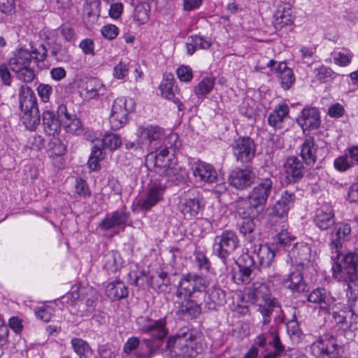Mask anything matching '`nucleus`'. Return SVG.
<instances>
[{
    "label": "nucleus",
    "mask_w": 358,
    "mask_h": 358,
    "mask_svg": "<svg viewBox=\"0 0 358 358\" xmlns=\"http://www.w3.org/2000/svg\"><path fill=\"white\" fill-rule=\"evenodd\" d=\"M18 99L20 112L38 108V101L34 90L27 85H21L19 88Z\"/></svg>",
    "instance_id": "25"
},
{
    "label": "nucleus",
    "mask_w": 358,
    "mask_h": 358,
    "mask_svg": "<svg viewBox=\"0 0 358 358\" xmlns=\"http://www.w3.org/2000/svg\"><path fill=\"white\" fill-rule=\"evenodd\" d=\"M47 53L48 50L43 44H40L38 48L32 49L31 52L19 48L13 52V56L8 59V64L13 72L30 66L32 59L39 66V63L46 59Z\"/></svg>",
    "instance_id": "5"
},
{
    "label": "nucleus",
    "mask_w": 358,
    "mask_h": 358,
    "mask_svg": "<svg viewBox=\"0 0 358 358\" xmlns=\"http://www.w3.org/2000/svg\"><path fill=\"white\" fill-rule=\"evenodd\" d=\"M215 85V79L210 77H206L201 80L194 87V93L198 96H203L209 94Z\"/></svg>",
    "instance_id": "43"
},
{
    "label": "nucleus",
    "mask_w": 358,
    "mask_h": 358,
    "mask_svg": "<svg viewBox=\"0 0 358 358\" xmlns=\"http://www.w3.org/2000/svg\"><path fill=\"white\" fill-rule=\"evenodd\" d=\"M315 226L322 231H326L335 225V213L329 204L322 205L315 211L313 218Z\"/></svg>",
    "instance_id": "19"
},
{
    "label": "nucleus",
    "mask_w": 358,
    "mask_h": 358,
    "mask_svg": "<svg viewBox=\"0 0 358 358\" xmlns=\"http://www.w3.org/2000/svg\"><path fill=\"white\" fill-rule=\"evenodd\" d=\"M316 71V77L322 83H328L334 78V72L330 68L322 66Z\"/></svg>",
    "instance_id": "54"
},
{
    "label": "nucleus",
    "mask_w": 358,
    "mask_h": 358,
    "mask_svg": "<svg viewBox=\"0 0 358 358\" xmlns=\"http://www.w3.org/2000/svg\"><path fill=\"white\" fill-rule=\"evenodd\" d=\"M20 119L27 130L36 131L41 122L39 109L36 108L35 110L20 112Z\"/></svg>",
    "instance_id": "32"
},
{
    "label": "nucleus",
    "mask_w": 358,
    "mask_h": 358,
    "mask_svg": "<svg viewBox=\"0 0 358 358\" xmlns=\"http://www.w3.org/2000/svg\"><path fill=\"white\" fill-rule=\"evenodd\" d=\"M234 155L242 163L249 162L255 155V145L249 137L238 138L232 145Z\"/></svg>",
    "instance_id": "15"
},
{
    "label": "nucleus",
    "mask_w": 358,
    "mask_h": 358,
    "mask_svg": "<svg viewBox=\"0 0 358 358\" xmlns=\"http://www.w3.org/2000/svg\"><path fill=\"white\" fill-rule=\"evenodd\" d=\"M275 71L278 73L281 87L285 90H289L295 81L292 69L289 68L285 63L280 62Z\"/></svg>",
    "instance_id": "34"
},
{
    "label": "nucleus",
    "mask_w": 358,
    "mask_h": 358,
    "mask_svg": "<svg viewBox=\"0 0 358 358\" xmlns=\"http://www.w3.org/2000/svg\"><path fill=\"white\" fill-rule=\"evenodd\" d=\"M271 336H272V341L268 342V345L273 346L274 348V352H275L278 355H280L285 350V347L282 344L280 337L278 336V332L276 331H271L270 332Z\"/></svg>",
    "instance_id": "61"
},
{
    "label": "nucleus",
    "mask_w": 358,
    "mask_h": 358,
    "mask_svg": "<svg viewBox=\"0 0 358 358\" xmlns=\"http://www.w3.org/2000/svg\"><path fill=\"white\" fill-rule=\"evenodd\" d=\"M352 164V162L351 159H349L348 156L339 157L334 162L335 167L341 171H346Z\"/></svg>",
    "instance_id": "64"
},
{
    "label": "nucleus",
    "mask_w": 358,
    "mask_h": 358,
    "mask_svg": "<svg viewBox=\"0 0 358 358\" xmlns=\"http://www.w3.org/2000/svg\"><path fill=\"white\" fill-rule=\"evenodd\" d=\"M74 189L76 194L80 197L85 199L91 196V191L87 182L81 178H76Z\"/></svg>",
    "instance_id": "49"
},
{
    "label": "nucleus",
    "mask_w": 358,
    "mask_h": 358,
    "mask_svg": "<svg viewBox=\"0 0 358 358\" xmlns=\"http://www.w3.org/2000/svg\"><path fill=\"white\" fill-rule=\"evenodd\" d=\"M106 294L111 300H119L128 296V289L123 282L115 280L108 284Z\"/></svg>",
    "instance_id": "35"
},
{
    "label": "nucleus",
    "mask_w": 358,
    "mask_h": 358,
    "mask_svg": "<svg viewBox=\"0 0 358 358\" xmlns=\"http://www.w3.org/2000/svg\"><path fill=\"white\" fill-rule=\"evenodd\" d=\"M50 148V157L61 158V155H64L66 148V145L59 138L55 139Z\"/></svg>",
    "instance_id": "53"
},
{
    "label": "nucleus",
    "mask_w": 358,
    "mask_h": 358,
    "mask_svg": "<svg viewBox=\"0 0 358 358\" xmlns=\"http://www.w3.org/2000/svg\"><path fill=\"white\" fill-rule=\"evenodd\" d=\"M83 90L86 99L96 98L105 92L103 85L101 80L95 78H85Z\"/></svg>",
    "instance_id": "33"
},
{
    "label": "nucleus",
    "mask_w": 358,
    "mask_h": 358,
    "mask_svg": "<svg viewBox=\"0 0 358 358\" xmlns=\"http://www.w3.org/2000/svg\"><path fill=\"white\" fill-rule=\"evenodd\" d=\"M337 345L334 342L333 337L319 338L310 345V352L315 357L324 358L331 357V355L336 350Z\"/></svg>",
    "instance_id": "21"
},
{
    "label": "nucleus",
    "mask_w": 358,
    "mask_h": 358,
    "mask_svg": "<svg viewBox=\"0 0 358 358\" xmlns=\"http://www.w3.org/2000/svg\"><path fill=\"white\" fill-rule=\"evenodd\" d=\"M138 329L151 336L153 340H163L169 334L165 317L159 320H152L150 317H138L136 320Z\"/></svg>",
    "instance_id": "9"
},
{
    "label": "nucleus",
    "mask_w": 358,
    "mask_h": 358,
    "mask_svg": "<svg viewBox=\"0 0 358 358\" xmlns=\"http://www.w3.org/2000/svg\"><path fill=\"white\" fill-rule=\"evenodd\" d=\"M206 286V280L203 278L187 274L180 280L176 294L178 298L189 297L196 292L204 296Z\"/></svg>",
    "instance_id": "11"
},
{
    "label": "nucleus",
    "mask_w": 358,
    "mask_h": 358,
    "mask_svg": "<svg viewBox=\"0 0 358 358\" xmlns=\"http://www.w3.org/2000/svg\"><path fill=\"white\" fill-rule=\"evenodd\" d=\"M240 226V232L250 243L256 241L259 235L256 225L253 221L254 218L245 217Z\"/></svg>",
    "instance_id": "37"
},
{
    "label": "nucleus",
    "mask_w": 358,
    "mask_h": 358,
    "mask_svg": "<svg viewBox=\"0 0 358 358\" xmlns=\"http://www.w3.org/2000/svg\"><path fill=\"white\" fill-rule=\"evenodd\" d=\"M14 73L18 80L24 83H31L36 78L35 71L31 65L14 71Z\"/></svg>",
    "instance_id": "45"
},
{
    "label": "nucleus",
    "mask_w": 358,
    "mask_h": 358,
    "mask_svg": "<svg viewBox=\"0 0 358 358\" xmlns=\"http://www.w3.org/2000/svg\"><path fill=\"white\" fill-rule=\"evenodd\" d=\"M134 110V103L131 99L127 100L124 97L115 99L109 118L111 129L117 130L123 127L127 123L128 115Z\"/></svg>",
    "instance_id": "7"
},
{
    "label": "nucleus",
    "mask_w": 358,
    "mask_h": 358,
    "mask_svg": "<svg viewBox=\"0 0 358 358\" xmlns=\"http://www.w3.org/2000/svg\"><path fill=\"white\" fill-rule=\"evenodd\" d=\"M208 298L215 305H222L225 301V292L220 288L213 287L209 289Z\"/></svg>",
    "instance_id": "51"
},
{
    "label": "nucleus",
    "mask_w": 358,
    "mask_h": 358,
    "mask_svg": "<svg viewBox=\"0 0 358 358\" xmlns=\"http://www.w3.org/2000/svg\"><path fill=\"white\" fill-rule=\"evenodd\" d=\"M292 255L296 256V262L302 266H308L314 260V255L311 254V248L306 243H296L292 250Z\"/></svg>",
    "instance_id": "31"
},
{
    "label": "nucleus",
    "mask_w": 358,
    "mask_h": 358,
    "mask_svg": "<svg viewBox=\"0 0 358 358\" xmlns=\"http://www.w3.org/2000/svg\"><path fill=\"white\" fill-rule=\"evenodd\" d=\"M151 278H152L151 280L154 282V286L152 287L160 292H165L170 285V280L166 272H160L157 276H151Z\"/></svg>",
    "instance_id": "47"
},
{
    "label": "nucleus",
    "mask_w": 358,
    "mask_h": 358,
    "mask_svg": "<svg viewBox=\"0 0 358 358\" xmlns=\"http://www.w3.org/2000/svg\"><path fill=\"white\" fill-rule=\"evenodd\" d=\"M289 107L286 104L278 105L268 117V124L274 128H281L284 119L288 115Z\"/></svg>",
    "instance_id": "36"
},
{
    "label": "nucleus",
    "mask_w": 358,
    "mask_h": 358,
    "mask_svg": "<svg viewBox=\"0 0 358 358\" xmlns=\"http://www.w3.org/2000/svg\"><path fill=\"white\" fill-rule=\"evenodd\" d=\"M351 237V227L349 224L338 222L335 224L329 234L330 248L332 253L336 254V259H338L344 242L349 241Z\"/></svg>",
    "instance_id": "12"
},
{
    "label": "nucleus",
    "mask_w": 358,
    "mask_h": 358,
    "mask_svg": "<svg viewBox=\"0 0 358 358\" xmlns=\"http://www.w3.org/2000/svg\"><path fill=\"white\" fill-rule=\"evenodd\" d=\"M179 208L185 219L191 220L199 215L201 209V201L199 198L191 195L189 192L181 199Z\"/></svg>",
    "instance_id": "22"
},
{
    "label": "nucleus",
    "mask_w": 358,
    "mask_h": 358,
    "mask_svg": "<svg viewBox=\"0 0 358 358\" xmlns=\"http://www.w3.org/2000/svg\"><path fill=\"white\" fill-rule=\"evenodd\" d=\"M352 57V54L351 52L344 53L339 52L338 53H335L334 61L337 65L345 66L351 62Z\"/></svg>",
    "instance_id": "59"
},
{
    "label": "nucleus",
    "mask_w": 358,
    "mask_h": 358,
    "mask_svg": "<svg viewBox=\"0 0 358 358\" xmlns=\"http://www.w3.org/2000/svg\"><path fill=\"white\" fill-rule=\"evenodd\" d=\"M342 264L334 262L332 266L333 277L339 281L358 280V254L348 252L343 255Z\"/></svg>",
    "instance_id": "6"
},
{
    "label": "nucleus",
    "mask_w": 358,
    "mask_h": 358,
    "mask_svg": "<svg viewBox=\"0 0 358 358\" xmlns=\"http://www.w3.org/2000/svg\"><path fill=\"white\" fill-rule=\"evenodd\" d=\"M203 298L199 300L194 301L192 299L184 300L178 307L177 315L181 317H187L190 319L197 317L201 313L200 306Z\"/></svg>",
    "instance_id": "28"
},
{
    "label": "nucleus",
    "mask_w": 358,
    "mask_h": 358,
    "mask_svg": "<svg viewBox=\"0 0 358 358\" xmlns=\"http://www.w3.org/2000/svg\"><path fill=\"white\" fill-rule=\"evenodd\" d=\"M248 296L251 303L258 307L257 310L263 318V324H268L271 317L277 321H282L281 306L275 299L271 296L270 290L264 283L254 282L248 289Z\"/></svg>",
    "instance_id": "2"
},
{
    "label": "nucleus",
    "mask_w": 358,
    "mask_h": 358,
    "mask_svg": "<svg viewBox=\"0 0 358 358\" xmlns=\"http://www.w3.org/2000/svg\"><path fill=\"white\" fill-rule=\"evenodd\" d=\"M273 190L271 178L261 179L251 189L246 198L237 202V213L243 218H257L263 212L268 199Z\"/></svg>",
    "instance_id": "1"
},
{
    "label": "nucleus",
    "mask_w": 358,
    "mask_h": 358,
    "mask_svg": "<svg viewBox=\"0 0 358 358\" xmlns=\"http://www.w3.org/2000/svg\"><path fill=\"white\" fill-rule=\"evenodd\" d=\"M89 292L90 294H93L94 292L92 289L83 288L78 285L72 286L70 290L71 299L72 302L76 303L81 296H83L85 294H87Z\"/></svg>",
    "instance_id": "56"
},
{
    "label": "nucleus",
    "mask_w": 358,
    "mask_h": 358,
    "mask_svg": "<svg viewBox=\"0 0 358 358\" xmlns=\"http://www.w3.org/2000/svg\"><path fill=\"white\" fill-rule=\"evenodd\" d=\"M177 76L182 82H188L192 79V69L187 66H180L177 69Z\"/></svg>",
    "instance_id": "62"
},
{
    "label": "nucleus",
    "mask_w": 358,
    "mask_h": 358,
    "mask_svg": "<svg viewBox=\"0 0 358 358\" xmlns=\"http://www.w3.org/2000/svg\"><path fill=\"white\" fill-rule=\"evenodd\" d=\"M196 339V336L192 332L177 334L168 338L166 347L170 349L174 345H177L184 356L194 357L201 351V345Z\"/></svg>",
    "instance_id": "8"
},
{
    "label": "nucleus",
    "mask_w": 358,
    "mask_h": 358,
    "mask_svg": "<svg viewBox=\"0 0 358 358\" xmlns=\"http://www.w3.org/2000/svg\"><path fill=\"white\" fill-rule=\"evenodd\" d=\"M54 308L50 305L44 304L35 309V315L41 320L48 322L50 321L52 317L54 315Z\"/></svg>",
    "instance_id": "48"
},
{
    "label": "nucleus",
    "mask_w": 358,
    "mask_h": 358,
    "mask_svg": "<svg viewBox=\"0 0 358 358\" xmlns=\"http://www.w3.org/2000/svg\"><path fill=\"white\" fill-rule=\"evenodd\" d=\"M36 90L41 101L44 103L49 101L50 95L52 93V87L50 85L40 83Z\"/></svg>",
    "instance_id": "57"
},
{
    "label": "nucleus",
    "mask_w": 358,
    "mask_h": 358,
    "mask_svg": "<svg viewBox=\"0 0 358 358\" xmlns=\"http://www.w3.org/2000/svg\"><path fill=\"white\" fill-rule=\"evenodd\" d=\"M136 134L142 143L152 145L159 143L164 138L165 131L158 125L146 124L140 126Z\"/></svg>",
    "instance_id": "18"
},
{
    "label": "nucleus",
    "mask_w": 358,
    "mask_h": 358,
    "mask_svg": "<svg viewBox=\"0 0 358 358\" xmlns=\"http://www.w3.org/2000/svg\"><path fill=\"white\" fill-rule=\"evenodd\" d=\"M83 13L89 22H95L100 14V0H86Z\"/></svg>",
    "instance_id": "38"
},
{
    "label": "nucleus",
    "mask_w": 358,
    "mask_h": 358,
    "mask_svg": "<svg viewBox=\"0 0 358 358\" xmlns=\"http://www.w3.org/2000/svg\"><path fill=\"white\" fill-rule=\"evenodd\" d=\"M8 64L2 63L0 64V80L3 85L10 87L13 82V77L10 71Z\"/></svg>",
    "instance_id": "55"
},
{
    "label": "nucleus",
    "mask_w": 358,
    "mask_h": 358,
    "mask_svg": "<svg viewBox=\"0 0 358 358\" xmlns=\"http://www.w3.org/2000/svg\"><path fill=\"white\" fill-rule=\"evenodd\" d=\"M255 179L256 174L252 168H236L231 172L229 182L236 189L244 190L250 187Z\"/></svg>",
    "instance_id": "14"
},
{
    "label": "nucleus",
    "mask_w": 358,
    "mask_h": 358,
    "mask_svg": "<svg viewBox=\"0 0 358 358\" xmlns=\"http://www.w3.org/2000/svg\"><path fill=\"white\" fill-rule=\"evenodd\" d=\"M256 255L259 259V263L262 267L269 266L275 257L273 248L267 244L259 245Z\"/></svg>",
    "instance_id": "39"
},
{
    "label": "nucleus",
    "mask_w": 358,
    "mask_h": 358,
    "mask_svg": "<svg viewBox=\"0 0 358 358\" xmlns=\"http://www.w3.org/2000/svg\"><path fill=\"white\" fill-rule=\"evenodd\" d=\"M148 166H153L155 171L162 176H167L171 179L177 178L179 167L173 164L169 157V151L166 146L160 147L157 150L150 152L145 158Z\"/></svg>",
    "instance_id": "4"
},
{
    "label": "nucleus",
    "mask_w": 358,
    "mask_h": 358,
    "mask_svg": "<svg viewBox=\"0 0 358 358\" xmlns=\"http://www.w3.org/2000/svg\"><path fill=\"white\" fill-rule=\"evenodd\" d=\"M287 287L292 291L303 292L306 290V285L303 281V276L298 271H292L286 280Z\"/></svg>",
    "instance_id": "40"
},
{
    "label": "nucleus",
    "mask_w": 358,
    "mask_h": 358,
    "mask_svg": "<svg viewBox=\"0 0 358 358\" xmlns=\"http://www.w3.org/2000/svg\"><path fill=\"white\" fill-rule=\"evenodd\" d=\"M105 268L110 272L115 273L121 267L123 261L117 252H111L105 256Z\"/></svg>",
    "instance_id": "41"
},
{
    "label": "nucleus",
    "mask_w": 358,
    "mask_h": 358,
    "mask_svg": "<svg viewBox=\"0 0 358 358\" xmlns=\"http://www.w3.org/2000/svg\"><path fill=\"white\" fill-rule=\"evenodd\" d=\"M69 132L75 134L76 135H80L83 132V127L81 122L78 118L74 117L71 118L69 115Z\"/></svg>",
    "instance_id": "60"
},
{
    "label": "nucleus",
    "mask_w": 358,
    "mask_h": 358,
    "mask_svg": "<svg viewBox=\"0 0 358 358\" xmlns=\"http://www.w3.org/2000/svg\"><path fill=\"white\" fill-rule=\"evenodd\" d=\"M268 210L269 216L282 218L287 215L289 209L288 207L284 206L278 201L271 208H268Z\"/></svg>",
    "instance_id": "52"
},
{
    "label": "nucleus",
    "mask_w": 358,
    "mask_h": 358,
    "mask_svg": "<svg viewBox=\"0 0 358 358\" xmlns=\"http://www.w3.org/2000/svg\"><path fill=\"white\" fill-rule=\"evenodd\" d=\"M237 265L238 271L232 274L233 281L238 285L248 284L253 278L252 273L255 268L253 257L245 254L241 257Z\"/></svg>",
    "instance_id": "13"
},
{
    "label": "nucleus",
    "mask_w": 358,
    "mask_h": 358,
    "mask_svg": "<svg viewBox=\"0 0 358 358\" xmlns=\"http://www.w3.org/2000/svg\"><path fill=\"white\" fill-rule=\"evenodd\" d=\"M294 16L291 6L287 3H282L273 14V24L278 31L285 29L290 31L293 27Z\"/></svg>",
    "instance_id": "16"
},
{
    "label": "nucleus",
    "mask_w": 358,
    "mask_h": 358,
    "mask_svg": "<svg viewBox=\"0 0 358 358\" xmlns=\"http://www.w3.org/2000/svg\"><path fill=\"white\" fill-rule=\"evenodd\" d=\"M165 186L161 183L153 182L149 185L145 198L138 201V206L144 210H149L162 200Z\"/></svg>",
    "instance_id": "17"
},
{
    "label": "nucleus",
    "mask_w": 358,
    "mask_h": 358,
    "mask_svg": "<svg viewBox=\"0 0 358 358\" xmlns=\"http://www.w3.org/2000/svg\"><path fill=\"white\" fill-rule=\"evenodd\" d=\"M129 219V213L121 209L108 214L102 220L100 227L104 230L110 229L115 227L124 226Z\"/></svg>",
    "instance_id": "27"
},
{
    "label": "nucleus",
    "mask_w": 358,
    "mask_h": 358,
    "mask_svg": "<svg viewBox=\"0 0 358 358\" xmlns=\"http://www.w3.org/2000/svg\"><path fill=\"white\" fill-rule=\"evenodd\" d=\"M303 130L317 129L320 124V113L316 108H305L297 119Z\"/></svg>",
    "instance_id": "24"
},
{
    "label": "nucleus",
    "mask_w": 358,
    "mask_h": 358,
    "mask_svg": "<svg viewBox=\"0 0 358 358\" xmlns=\"http://www.w3.org/2000/svg\"><path fill=\"white\" fill-rule=\"evenodd\" d=\"M193 176L197 181L208 183H213L217 178V172L213 166L204 162H199L195 165Z\"/></svg>",
    "instance_id": "26"
},
{
    "label": "nucleus",
    "mask_w": 358,
    "mask_h": 358,
    "mask_svg": "<svg viewBox=\"0 0 358 358\" xmlns=\"http://www.w3.org/2000/svg\"><path fill=\"white\" fill-rule=\"evenodd\" d=\"M159 89L161 94L164 97L178 104L179 110H182L184 109L183 104L180 103L179 99L175 96L174 78L173 74L169 73L164 75L159 85Z\"/></svg>",
    "instance_id": "29"
},
{
    "label": "nucleus",
    "mask_w": 358,
    "mask_h": 358,
    "mask_svg": "<svg viewBox=\"0 0 358 358\" xmlns=\"http://www.w3.org/2000/svg\"><path fill=\"white\" fill-rule=\"evenodd\" d=\"M300 155L307 165H314L317 159V146L313 138L305 139L301 145Z\"/></svg>",
    "instance_id": "30"
},
{
    "label": "nucleus",
    "mask_w": 358,
    "mask_h": 358,
    "mask_svg": "<svg viewBox=\"0 0 358 358\" xmlns=\"http://www.w3.org/2000/svg\"><path fill=\"white\" fill-rule=\"evenodd\" d=\"M79 47L85 55H94V43L92 39L85 38L82 40Z\"/></svg>",
    "instance_id": "63"
},
{
    "label": "nucleus",
    "mask_w": 358,
    "mask_h": 358,
    "mask_svg": "<svg viewBox=\"0 0 358 358\" xmlns=\"http://www.w3.org/2000/svg\"><path fill=\"white\" fill-rule=\"evenodd\" d=\"M215 241L217 243L214 245V251L226 265L230 253L238 246V238L234 231H225L215 238Z\"/></svg>",
    "instance_id": "10"
},
{
    "label": "nucleus",
    "mask_w": 358,
    "mask_h": 358,
    "mask_svg": "<svg viewBox=\"0 0 358 358\" xmlns=\"http://www.w3.org/2000/svg\"><path fill=\"white\" fill-rule=\"evenodd\" d=\"M308 301L317 304L323 313H329L335 299L324 288H317L313 290L307 298Z\"/></svg>",
    "instance_id": "20"
},
{
    "label": "nucleus",
    "mask_w": 358,
    "mask_h": 358,
    "mask_svg": "<svg viewBox=\"0 0 358 358\" xmlns=\"http://www.w3.org/2000/svg\"><path fill=\"white\" fill-rule=\"evenodd\" d=\"M151 280H152L151 276L147 275L145 271H142L140 275H135L133 284L143 289H147L154 286V282Z\"/></svg>",
    "instance_id": "50"
},
{
    "label": "nucleus",
    "mask_w": 358,
    "mask_h": 358,
    "mask_svg": "<svg viewBox=\"0 0 358 358\" xmlns=\"http://www.w3.org/2000/svg\"><path fill=\"white\" fill-rule=\"evenodd\" d=\"M283 170L289 182H295L301 179L304 174L303 162L296 156L288 157L283 164Z\"/></svg>",
    "instance_id": "23"
},
{
    "label": "nucleus",
    "mask_w": 358,
    "mask_h": 358,
    "mask_svg": "<svg viewBox=\"0 0 358 358\" xmlns=\"http://www.w3.org/2000/svg\"><path fill=\"white\" fill-rule=\"evenodd\" d=\"M103 145L110 150L119 148L122 145V140L116 134H106L102 139Z\"/></svg>",
    "instance_id": "46"
},
{
    "label": "nucleus",
    "mask_w": 358,
    "mask_h": 358,
    "mask_svg": "<svg viewBox=\"0 0 358 358\" xmlns=\"http://www.w3.org/2000/svg\"><path fill=\"white\" fill-rule=\"evenodd\" d=\"M150 6L147 3H141L135 8L134 18L139 24H145L150 17Z\"/></svg>",
    "instance_id": "44"
},
{
    "label": "nucleus",
    "mask_w": 358,
    "mask_h": 358,
    "mask_svg": "<svg viewBox=\"0 0 358 358\" xmlns=\"http://www.w3.org/2000/svg\"><path fill=\"white\" fill-rule=\"evenodd\" d=\"M16 11L15 0H0V12L6 15H12Z\"/></svg>",
    "instance_id": "58"
},
{
    "label": "nucleus",
    "mask_w": 358,
    "mask_h": 358,
    "mask_svg": "<svg viewBox=\"0 0 358 358\" xmlns=\"http://www.w3.org/2000/svg\"><path fill=\"white\" fill-rule=\"evenodd\" d=\"M71 345L74 352L80 358H90L92 355V350L89 344L81 338H73Z\"/></svg>",
    "instance_id": "42"
},
{
    "label": "nucleus",
    "mask_w": 358,
    "mask_h": 358,
    "mask_svg": "<svg viewBox=\"0 0 358 358\" xmlns=\"http://www.w3.org/2000/svg\"><path fill=\"white\" fill-rule=\"evenodd\" d=\"M67 87L58 85L55 89V103L57 116L53 111L47 110L42 114L44 131L47 135H58L61 131L63 118L67 119Z\"/></svg>",
    "instance_id": "3"
}]
</instances>
